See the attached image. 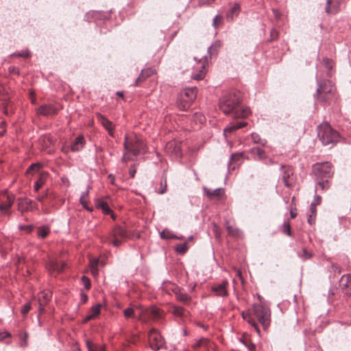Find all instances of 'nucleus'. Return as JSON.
Wrapping results in <instances>:
<instances>
[{"label":"nucleus","instance_id":"33","mask_svg":"<svg viewBox=\"0 0 351 351\" xmlns=\"http://www.w3.org/2000/svg\"><path fill=\"white\" fill-rule=\"evenodd\" d=\"M174 249L177 253L180 254H184L186 252L188 246L186 243H179L175 246Z\"/></svg>","mask_w":351,"mask_h":351},{"label":"nucleus","instance_id":"13","mask_svg":"<svg viewBox=\"0 0 351 351\" xmlns=\"http://www.w3.org/2000/svg\"><path fill=\"white\" fill-rule=\"evenodd\" d=\"M96 117L98 121L103 125V127L108 131V134L113 137L114 134V125L112 121L108 120L106 117L100 113H97Z\"/></svg>","mask_w":351,"mask_h":351},{"label":"nucleus","instance_id":"30","mask_svg":"<svg viewBox=\"0 0 351 351\" xmlns=\"http://www.w3.org/2000/svg\"><path fill=\"white\" fill-rule=\"evenodd\" d=\"M50 232V228L47 226H42L38 228L37 235L41 239H45Z\"/></svg>","mask_w":351,"mask_h":351},{"label":"nucleus","instance_id":"24","mask_svg":"<svg viewBox=\"0 0 351 351\" xmlns=\"http://www.w3.org/2000/svg\"><path fill=\"white\" fill-rule=\"evenodd\" d=\"M168 149H172V152L177 156H181L180 143L178 142L173 141L167 144Z\"/></svg>","mask_w":351,"mask_h":351},{"label":"nucleus","instance_id":"19","mask_svg":"<svg viewBox=\"0 0 351 351\" xmlns=\"http://www.w3.org/2000/svg\"><path fill=\"white\" fill-rule=\"evenodd\" d=\"M85 145V140L82 135L77 136L71 143V150L73 152H79L83 149Z\"/></svg>","mask_w":351,"mask_h":351},{"label":"nucleus","instance_id":"14","mask_svg":"<svg viewBox=\"0 0 351 351\" xmlns=\"http://www.w3.org/2000/svg\"><path fill=\"white\" fill-rule=\"evenodd\" d=\"M203 192L204 194L210 199H213L214 198L219 199L223 197L225 193L223 188H217L212 190L206 186L203 187Z\"/></svg>","mask_w":351,"mask_h":351},{"label":"nucleus","instance_id":"48","mask_svg":"<svg viewBox=\"0 0 351 351\" xmlns=\"http://www.w3.org/2000/svg\"><path fill=\"white\" fill-rule=\"evenodd\" d=\"M178 298L180 301L184 303L188 302L189 300V298L186 293H180L178 295Z\"/></svg>","mask_w":351,"mask_h":351},{"label":"nucleus","instance_id":"40","mask_svg":"<svg viewBox=\"0 0 351 351\" xmlns=\"http://www.w3.org/2000/svg\"><path fill=\"white\" fill-rule=\"evenodd\" d=\"M167 191V178L162 177L160 182V188L158 191V193L163 194Z\"/></svg>","mask_w":351,"mask_h":351},{"label":"nucleus","instance_id":"54","mask_svg":"<svg viewBox=\"0 0 351 351\" xmlns=\"http://www.w3.org/2000/svg\"><path fill=\"white\" fill-rule=\"evenodd\" d=\"M270 36H271V40L277 39V38L278 36V32L274 29H271L270 32Z\"/></svg>","mask_w":351,"mask_h":351},{"label":"nucleus","instance_id":"23","mask_svg":"<svg viewBox=\"0 0 351 351\" xmlns=\"http://www.w3.org/2000/svg\"><path fill=\"white\" fill-rule=\"evenodd\" d=\"M240 11V6L238 3H235L226 13L228 20L232 21L237 16Z\"/></svg>","mask_w":351,"mask_h":351},{"label":"nucleus","instance_id":"52","mask_svg":"<svg viewBox=\"0 0 351 351\" xmlns=\"http://www.w3.org/2000/svg\"><path fill=\"white\" fill-rule=\"evenodd\" d=\"M241 341L247 347V348L250 351H254L255 350V345L254 343H247L245 341L241 340Z\"/></svg>","mask_w":351,"mask_h":351},{"label":"nucleus","instance_id":"21","mask_svg":"<svg viewBox=\"0 0 351 351\" xmlns=\"http://www.w3.org/2000/svg\"><path fill=\"white\" fill-rule=\"evenodd\" d=\"M241 315L243 319L246 320L258 333H260V329L258 328V324L252 317L250 312L249 311H243Z\"/></svg>","mask_w":351,"mask_h":351},{"label":"nucleus","instance_id":"20","mask_svg":"<svg viewBox=\"0 0 351 351\" xmlns=\"http://www.w3.org/2000/svg\"><path fill=\"white\" fill-rule=\"evenodd\" d=\"M250 153L254 156L255 160H264L267 158L266 154L263 149L259 147H254L250 149Z\"/></svg>","mask_w":351,"mask_h":351},{"label":"nucleus","instance_id":"58","mask_svg":"<svg viewBox=\"0 0 351 351\" xmlns=\"http://www.w3.org/2000/svg\"><path fill=\"white\" fill-rule=\"evenodd\" d=\"M27 337H28V334L27 332H25L23 335V337H21V339L24 341V344L22 345V346L25 347L27 346Z\"/></svg>","mask_w":351,"mask_h":351},{"label":"nucleus","instance_id":"49","mask_svg":"<svg viewBox=\"0 0 351 351\" xmlns=\"http://www.w3.org/2000/svg\"><path fill=\"white\" fill-rule=\"evenodd\" d=\"M14 55L21 57L27 58L29 56L30 53L28 50H22L21 51L18 52L17 53H14Z\"/></svg>","mask_w":351,"mask_h":351},{"label":"nucleus","instance_id":"57","mask_svg":"<svg viewBox=\"0 0 351 351\" xmlns=\"http://www.w3.org/2000/svg\"><path fill=\"white\" fill-rule=\"evenodd\" d=\"M331 3H332V0H326L325 11L327 13H330V4H331Z\"/></svg>","mask_w":351,"mask_h":351},{"label":"nucleus","instance_id":"38","mask_svg":"<svg viewBox=\"0 0 351 351\" xmlns=\"http://www.w3.org/2000/svg\"><path fill=\"white\" fill-rule=\"evenodd\" d=\"M299 256L303 260L306 261L312 257V254L307 251L306 248H303L302 251L300 254H299Z\"/></svg>","mask_w":351,"mask_h":351},{"label":"nucleus","instance_id":"2","mask_svg":"<svg viewBox=\"0 0 351 351\" xmlns=\"http://www.w3.org/2000/svg\"><path fill=\"white\" fill-rule=\"evenodd\" d=\"M313 171L317 182L315 192L319 189L328 190L330 186V180L335 173L334 166L329 162H317L313 165Z\"/></svg>","mask_w":351,"mask_h":351},{"label":"nucleus","instance_id":"4","mask_svg":"<svg viewBox=\"0 0 351 351\" xmlns=\"http://www.w3.org/2000/svg\"><path fill=\"white\" fill-rule=\"evenodd\" d=\"M123 313L126 318L138 317L144 322H149L154 318V306H151L147 309H142L137 306L128 307L124 310Z\"/></svg>","mask_w":351,"mask_h":351},{"label":"nucleus","instance_id":"35","mask_svg":"<svg viewBox=\"0 0 351 351\" xmlns=\"http://www.w3.org/2000/svg\"><path fill=\"white\" fill-rule=\"evenodd\" d=\"M45 182V178L43 176H40L34 184V189L36 191L38 190L44 185Z\"/></svg>","mask_w":351,"mask_h":351},{"label":"nucleus","instance_id":"36","mask_svg":"<svg viewBox=\"0 0 351 351\" xmlns=\"http://www.w3.org/2000/svg\"><path fill=\"white\" fill-rule=\"evenodd\" d=\"M226 230L229 234L233 237H238L240 233V230L235 227L231 226L230 225H226Z\"/></svg>","mask_w":351,"mask_h":351},{"label":"nucleus","instance_id":"25","mask_svg":"<svg viewBox=\"0 0 351 351\" xmlns=\"http://www.w3.org/2000/svg\"><path fill=\"white\" fill-rule=\"evenodd\" d=\"M153 71L151 69H143L138 77L135 81V85L138 86L139 83L144 81L147 77L151 76Z\"/></svg>","mask_w":351,"mask_h":351},{"label":"nucleus","instance_id":"56","mask_svg":"<svg viewBox=\"0 0 351 351\" xmlns=\"http://www.w3.org/2000/svg\"><path fill=\"white\" fill-rule=\"evenodd\" d=\"M108 205V204L105 202H100V201H97V202L96 203V206L97 208H101V209H103L105 206H106Z\"/></svg>","mask_w":351,"mask_h":351},{"label":"nucleus","instance_id":"63","mask_svg":"<svg viewBox=\"0 0 351 351\" xmlns=\"http://www.w3.org/2000/svg\"><path fill=\"white\" fill-rule=\"evenodd\" d=\"M86 345H87V348H88V351H93V348L95 346V345H93L92 343H90L89 341H87Z\"/></svg>","mask_w":351,"mask_h":351},{"label":"nucleus","instance_id":"27","mask_svg":"<svg viewBox=\"0 0 351 351\" xmlns=\"http://www.w3.org/2000/svg\"><path fill=\"white\" fill-rule=\"evenodd\" d=\"M351 281V274L343 275L339 280V286L341 288L342 292L344 293L345 289L348 288Z\"/></svg>","mask_w":351,"mask_h":351},{"label":"nucleus","instance_id":"7","mask_svg":"<svg viewBox=\"0 0 351 351\" xmlns=\"http://www.w3.org/2000/svg\"><path fill=\"white\" fill-rule=\"evenodd\" d=\"M253 312L258 322L261 324L264 329H266L270 324V311L268 308L261 304H254Z\"/></svg>","mask_w":351,"mask_h":351},{"label":"nucleus","instance_id":"28","mask_svg":"<svg viewBox=\"0 0 351 351\" xmlns=\"http://www.w3.org/2000/svg\"><path fill=\"white\" fill-rule=\"evenodd\" d=\"M221 45V42L219 40H216L208 48V53L210 54V57L212 56L217 55Z\"/></svg>","mask_w":351,"mask_h":351},{"label":"nucleus","instance_id":"34","mask_svg":"<svg viewBox=\"0 0 351 351\" xmlns=\"http://www.w3.org/2000/svg\"><path fill=\"white\" fill-rule=\"evenodd\" d=\"M160 338V335L158 333L157 330L155 329V337H154V339H155V351L160 349L161 348H162L163 346V344H164V342L162 340L160 339L159 341H158V338Z\"/></svg>","mask_w":351,"mask_h":351},{"label":"nucleus","instance_id":"55","mask_svg":"<svg viewBox=\"0 0 351 351\" xmlns=\"http://www.w3.org/2000/svg\"><path fill=\"white\" fill-rule=\"evenodd\" d=\"M98 263V258H93L90 261V267H97Z\"/></svg>","mask_w":351,"mask_h":351},{"label":"nucleus","instance_id":"5","mask_svg":"<svg viewBox=\"0 0 351 351\" xmlns=\"http://www.w3.org/2000/svg\"><path fill=\"white\" fill-rule=\"evenodd\" d=\"M317 134L324 145H334L339 138V133L328 124L319 125Z\"/></svg>","mask_w":351,"mask_h":351},{"label":"nucleus","instance_id":"51","mask_svg":"<svg viewBox=\"0 0 351 351\" xmlns=\"http://www.w3.org/2000/svg\"><path fill=\"white\" fill-rule=\"evenodd\" d=\"M40 167L41 165L40 163H33L28 167L27 172H29V171L38 169Z\"/></svg>","mask_w":351,"mask_h":351},{"label":"nucleus","instance_id":"17","mask_svg":"<svg viewBox=\"0 0 351 351\" xmlns=\"http://www.w3.org/2000/svg\"><path fill=\"white\" fill-rule=\"evenodd\" d=\"M14 202V195H7L6 199L5 201H2L0 204V211L3 215L9 214V210L12 207Z\"/></svg>","mask_w":351,"mask_h":351},{"label":"nucleus","instance_id":"64","mask_svg":"<svg viewBox=\"0 0 351 351\" xmlns=\"http://www.w3.org/2000/svg\"><path fill=\"white\" fill-rule=\"evenodd\" d=\"M93 351H104V348L101 346L96 345Z\"/></svg>","mask_w":351,"mask_h":351},{"label":"nucleus","instance_id":"15","mask_svg":"<svg viewBox=\"0 0 351 351\" xmlns=\"http://www.w3.org/2000/svg\"><path fill=\"white\" fill-rule=\"evenodd\" d=\"M280 169L282 171L281 179L285 186L287 187H291L292 184L289 181V178L293 173V169L290 166L282 165Z\"/></svg>","mask_w":351,"mask_h":351},{"label":"nucleus","instance_id":"3","mask_svg":"<svg viewBox=\"0 0 351 351\" xmlns=\"http://www.w3.org/2000/svg\"><path fill=\"white\" fill-rule=\"evenodd\" d=\"M123 145L126 151L121 158L123 162L134 160V157L145 153L147 149L143 139L136 136H125Z\"/></svg>","mask_w":351,"mask_h":351},{"label":"nucleus","instance_id":"9","mask_svg":"<svg viewBox=\"0 0 351 351\" xmlns=\"http://www.w3.org/2000/svg\"><path fill=\"white\" fill-rule=\"evenodd\" d=\"M179 100H184L186 104L182 106L184 110H188L197 96V88L195 87L185 88L179 95Z\"/></svg>","mask_w":351,"mask_h":351},{"label":"nucleus","instance_id":"62","mask_svg":"<svg viewBox=\"0 0 351 351\" xmlns=\"http://www.w3.org/2000/svg\"><path fill=\"white\" fill-rule=\"evenodd\" d=\"M322 197L319 195H315L313 202L315 203V206L318 205L321 202Z\"/></svg>","mask_w":351,"mask_h":351},{"label":"nucleus","instance_id":"59","mask_svg":"<svg viewBox=\"0 0 351 351\" xmlns=\"http://www.w3.org/2000/svg\"><path fill=\"white\" fill-rule=\"evenodd\" d=\"M221 19V16L219 14H217L215 18L213 19V25L217 28V19Z\"/></svg>","mask_w":351,"mask_h":351},{"label":"nucleus","instance_id":"6","mask_svg":"<svg viewBox=\"0 0 351 351\" xmlns=\"http://www.w3.org/2000/svg\"><path fill=\"white\" fill-rule=\"evenodd\" d=\"M318 87L314 94V98L319 102L326 103L332 91V82L327 80H317Z\"/></svg>","mask_w":351,"mask_h":351},{"label":"nucleus","instance_id":"16","mask_svg":"<svg viewBox=\"0 0 351 351\" xmlns=\"http://www.w3.org/2000/svg\"><path fill=\"white\" fill-rule=\"evenodd\" d=\"M228 284L227 280H223L219 285H213L211 287V290L215 292L217 296L226 297L228 295V291L226 290Z\"/></svg>","mask_w":351,"mask_h":351},{"label":"nucleus","instance_id":"29","mask_svg":"<svg viewBox=\"0 0 351 351\" xmlns=\"http://www.w3.org/2000/svg\"><path fill=\"white\" fill-rule=\"evenodd\" d=\"M221 45V42L219 40H216L208 48V53L210 54V57L212 56L217 55Z\"/></svg>","mask_w":351,"mask_h":351},{"label":"nucleus","instance_id":"32","mask_svg":"<svg viewBox=\"0 0 351 351\" xmlns=\"http://www.w3.org/2000/svg\"><path fill=\"white\" fill-rule=\"evenodd\" d=\"M252 140L255 144H260L261 145H265L267 143L265 139L262 138L260 135L257 133H252L251 134Z\"/></svg>","mask_w":351,"mask_h":351},{"label":"nucleus","instance_id":"37","mask_svg":"<svg viewBox=\"0 0 351 351\" xmlns=\"http://www.w3.org/2000/svg\"><path fill=\"white\" fill-rule=\"evenodd\" d=\"M241 158V154H232L230 158V160H229V163L228 165V169H230L231 168V164L232 162H234L236 161H239ZM232 169H234V167H232Z\"/></svg>","mask_w":351,"mask_h":351},{"label":"nucleus","instance_id":"43","mask_svg":"<svg viewBox=\"0 0 351 351\" xmlns=\"http://www.w3.org/2000/svg\"><path fill=\"white\" fill-rule=\"evenodd\" d=\"M89 193V186H88V189L86 191H84L80 196V202L81 204L83 206V207H85V203L86 202L85 201V198L88 197Z\"/></svg>","mask_w":351,"mask_h":351},{"label":"nucleus","instance_id":"46","mask_svg":"<svg viewBox=\"0 0 351 351\" xmlns=\"http://www.w3.org/2000/svg\"><path fill=\"white\" fill-rule=\"evenodd\" d=\"M160 237L162 239H171V238H173V234H171L170 232H165V230L162 231L161 232H160Z\"/></svg>","mask_w":351,"mask_h":351},{"label":"nucleus","instance_id":"22","mask_svg":"<svg viewBox=\"0 0 351 351\" xmlns=\"http://www.w3.org/2000/svg\"><path fill=\"white\" fill-rule=\"evenodd\" d=\"M51 298V292L49 291H42L40 293L38 302L40 306H45L47 304Z\"/></svg>","mask_w":351,"mask_h":351},{"label":"nucleus","instance_id":"8","mask_svg":"<svg viewBox=\"0 0 351 351\" xmlns=\"http://www.w3.org/2000/svg\"><path fill=\"white\" fill-rule=\"evenodd\" d=\"M128 237L129 235L126 230L123 227L117 226L113 228L107 240L113 246L119 247L122 244L123 240Z\"/></svg>","mask_w":351,"mask_h":351},{"label":"nucleus","instance_id":"60","mask_svg":"<svg viewBox=\"0 0 351 351\" xmlns=\"http://www.w3.org/2000/svg\"><path fill=\"white\" fill-rule=\"evenodd\" d=\"M80 297H81V302L82 303H86L87 302V300H88V295L86 293H82L80 294Z\"/></svg>","mask_w":351,"mask_h":351},{"label":"nucleus","instance_id":"11","mask_svg":"<svg viewBox=\"0 0 351 351\" xmlns=\"http://www.w3.org/2000/svg\"><path fill=\"white\" fill-rule=\"evenodd\" d=\"M66 265L64 262H59L53 259L48 262L47 268L51 274L53 273L59 274L64 269Z\"/></svg>","mask_w":351,"mask_h":351},{"label":"nucleus","instance_id":"45","mask_svg":"<svg viewBox=\"0 0 351 351\" xmlns=\"http://www.w3.org/2000/svg\"><path fill=\"white\" fill-rule=\"evenodd\" d=\"M30 309L31 304L30 302H27L21 308V313L25 315L29 311Z\"/></svg>","mask_w":351,"mask_h":351},{"label":"nucleus","instance_id":"1","mask_svg":"<svg viewBox=\"0 0 351 351\" xmlns=\"http://www.w3.org/2000/svg\"><path fill=\"white\" fill-rule=\"evenodd\" d=\"M240 102L239 93H226L219 99V108L225 114H232L234 118L247 117L250 114V109H241Z\"/></svg>","mask_w":351,"mask_h":351},{"label":"nucleus","instance_id":"31","mask_svg":"<svg viewBox=\"0 0 351 351\" xmlns=\"http://www.w3.org/2000/svg\"><path fill=\"white\" fill-rule=\"evenodd\" d=\"M204 75H205V64H204V62H203L199 67V72L197 73L192 74L191 77L193 80H199L203 79Z\"/></svg>","mask_w":351,"mask_h":351},{"label":"nucleus","instance_id":"47","mask_svg":"<svg viewBox=\"0 0 351 351\" xmlns=\"http://www.w3.org/2000/svg\"><path fill=\"white\" fill-rule=\"evenodd\" d=\"M208 341L207 339L201 338L198 341H197V342L193 345V348H199V347L202 346L204 343V342H208Z\"/></svg>","mask_w":351,"mask_h":351},{"label":"nucleus","instance_id":"41","mask_svg":"<svg viewBox=\"0 0 351 351\" xmlns=\"http://www.w3.org/2000/svg\"><path fill=\"white\" fill-rule=\"evenodd\" d=\"M283 232L288 236L291 235V226L288 221L283 223Z\"/></svg>","mask_w":351,"mask_h":351},{"label":"nucleus","instance_id":"18","mask_svg":"<svg viewBox=\"0 0 351 351\" xmlns=\"http://www.w3.org/2000/svg\"><path fill=\"white\" fill-rule=\"evenodd\" d=\"M247 125V122L244 121H234L230 122L224 129V134L232 132L238 129L242 128Z\"/></svg>","mask_w":351,"mask_h":351},{"label":"nucleus","instance_id":"53","mask_svg":"<svg viewBox=\"0 0 351 351\" xmlns=\"http://www.w3.org/2000/svg\"><path fill=\"white\" fill-rule=\"evenodd\" d=\"M186 104V101H185L184 100H182V101H181V103H180V101L179 100V95H178V98H177V106H178V109H179L180 110L185 111V110H184V108H182V106H183L184 104Z\"/></svg>","mask_w":351,"mask_h":351},{"label":"nucleus","instance_id":"10","mask_svg":"<svg viewBox=\"0 0 351 351\" xmlns=\"http://www.w3.org/2000/svg\"><path fill=\"white\" fill-rule=\"evenodd\" d=\"M17 202L18 210L21 213L38 209L36 204L26 197H19Z\"/></svg>","mask_w":351,"mask_h":351},{"label":"nucleus","instance_id":"50","mask_svg":"<svg viewBox=\"0 0 351 351\" xmlns=\"http://www.w3.org/2000/svg\"><path fill=\"white\" fill-rule=\"evenodd\" d=\"M103 213L106 215H108V214H111V217L112 218L114 219V214L112 211V210L110 209V208L108 206V205H107L106 206H105L103 209H101Z\"/></svg>","mask_w":351,"mask_h":351},{"label":"nucleus","instance_id":"12","mask_svg":"<svg viewBox=\"0 0 351 351\" xmlns=\"http://www.w3.org/2000/svg\"><path fill=\"white\" fill-rule=\"evenodd\" d=\"M36 112L38 114L49 117L56 114L58 112V109L52 104H45L38 108Z\"/></svg>","mask_w":351,"mask_h":351},{"label":"nucleus","instance_id":"44","mask_svg":"<svg viewBox=\"0 0 351 351\" xmlns=\"http://www.w3.org/2000/svg\"><path fill=\"white\" fill-rule=\"evenodd\" d=\"M324 64L325 66L328 69V75H330V71L332 69V61L328 58H324L323 60Z\"/></svg>","mask_w":351,"mask_h":351},{"label":"nucleus","instance_id":"42","mask_svg":"<svg viewBox=\"0 0 351 351\" xmlns=\"http://www.w3.org/2000/svg\"><path fill=\"white\" fill-rule=\"evenodd\" d=\"M82 282L86 290H88L90 288V281L87 276H83L82 277Z\"/></svg>","mask_w":351,"mask_h":351},{"label":"nucleus","instance_id":"26","mask_svg":"<svg viewBox=\"0 0 351 351\" xmlns=\"http://www.w3.org/2000/svg\"><path fill=\"white\" fill-rule=\"evenodd\" d=\"M316 216V206L315 202H312L310 205L309 213L308 214V223L312 225L315 223Z\"/></svg>","mask_w":351,"mask_h":351},{"label":"nucleus","instance_id":"61","mask_svg":"<svg viewBox=\"0 0 351 351\" xmlns=\"http://www.w3.org/2000/svg\"><path fill=\"white\" fill-rule=\"evenodd\" d=\"M2 335H1L0 337V341H3L4 339H5L6 337H10V334L8 332H2L1 333Z\"/></svg>","mask_w":351,"mask_h":351},{"label":"nucleus","instance_id":"39","mask_svg":"<svg viewBox=\"0 0 351 351\" xmlns=\"http://www.w3.org/2000/svg\"><path fill=\"white\" fill-rule=\"evenodd\" d=\"M101 306V305L100 304L92 306L90 311L95 318L99 315Z\"/></svg>","mask_w":351,"mask_h":351}]
</instances>
